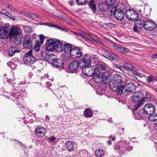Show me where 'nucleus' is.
<instances>
[{"label":"nucleus","mask_w":157,"mask_h":157,"mask_svg":"<svg viewBox=\"0 0 157 157\" xmlns=\"http://www.w3.org/2000/svg\"><path fill=\"white\" fill-rule=\"evenodd\" d=\"M142 94L141 91H137L135 92L134 96L132 97V101L134 102H137V103L134 106L133 110H136L139 107L143 105L144 101H147L149 100V98L148 97L143 98L141 99Z\"/></svg>","instance_id":"1"},{"label":"nucleus","mask_w":157,"mask_h":157,"mask_svg":"<svg viewBox=\"0 0 157 157\" xmlns=\"http://www.w3.org/2000/svg\"><path fill=\"white\" fill-rule=\"evenodd\" d=\"M97 69L95 70V72L94 73L93 78L94 80L96 82L98 83L100 81V74L101 73V71H105V64H98L97 65Z\"/></svg>","instance_id":"2"},{"label":"nucleus","mask_w":157,"mask_h":157,"mask_svg":"<svg viewBox=\"0 0 157 157\" xmlns=\"http://www.w3.org/2000/svg\"><path fill=\"white\" fill-rule=\"evenodd\" d=\"M122 79L121 76L118 74L113 75L112 79L110 80L109 83V86L111 89H113V87L115 88L119 85L121 84L122 82Z\"/></svg>","instance_id":"3"},{"label":"nucleus","mask_w":157,"mask_h":157,"mask_svg":"<svg viewBox=\"0 0 157 157\" xmlns=\"http://www.w3.org/2000/svg\"><path fill=\"white\" fill-rule=\"evenodd\" d=\"M98 64L95 65V68H93L90 66H85V65H80V67L82 69L83 73L85 75L88 76H91L93 75L94 73H95V70L97 69V65Z\"/></svg>","instance_id":"4"},{"label":"nucleus","mask_w":157,"mask_h":157,"mask_svg":"<svg viewBox=\"0 0 157 157\" xmlns=\"http://www.w3.org/2000/svg\"><path fill=\"white\" fill-rule=\"evenodd\" d=\"M36 61L35 58L33 56H32V52L30 51V52H27L25 55L24 57L23 62L26 65L30 66Z\"/></svg>","instance_id":"5"},{"label":"nucleus","mask_w":157,"mask_h":157,"mask_svg":"<svg viewBox=\"0 0 157 157\" xmlns=\"http://www.w3.org/2000/svg\"><path fill=\"white\" fill-rule=\"evenodd\" d=\"M136 88V85L133 83H127L124 87L123 93L124 95H128L133 92Z\"/></svg>","instance_id":"6"},{"label":"nucleus","mask_w":157,"mask_h":157,"mask_svg":"<svg viewBox=\"0 0 157 157\" xmlns=\"http://www.w3.org/2000/svg\"><path fill=\"white\" fill-rule=\"evenodd\" d=\"M101 54L103 56L111 61L117 60L119 58L117 55L109 52L105 49L102 50Z\"/></svg>","instance_id":"7"},{"label":"nucleus","mask_w":157,"mask_h":157,"mask_svg":"<svg viewBox=\"0 0 157 157\" xmlns=\"http://www.w3.org/2000/svg\"><path fill=\"white\" fill-rule=\"evenodd\" d=\"M69 55L71 57L76 59L82 56V54L81 49L76 47L73 48L71 50Z\"/></svg>","instance_id":"8"},{"label":"nucleus","mask_w":157,"mask_h":157,"mask_svg":"<svg viewBox=\"0 0 157 157\" xmlns=\"http://www.w3.org/2000/svg\"><path fill=\"white\" fill-rule=\"evenodd\" d=\"M144 110L145 113L149 115H152L155 112V107L151 103L146 104L144 108Z\"/></svg>","instance_id":"9"},{"label":"nucleus","mask_w":157,"mask_h":157,"mask_svg":"<svg viewBox=\"0 0 157 157\" xmlns=\"http://www.w3.org/2000/svg\"><path fill=\"white\" fill-rule=\"evenodd\" d=\"M144 28L147 30H151L154 29L156 25L152 20H146L144 21Z\"/></svg>","instance_id":"10"},{"label":"nucleus","mask_w":157,"mask_h":157,"mask_svg":"<svg viewBox=\"0 0 157 157\" xmlns=\"http://www.w3.org/2000/svg\"><path fill=\"white\" fill-rule=\"evenodd\" d=\"M80 62H78L76 60L72 61L70 63L68 67V69L71 72H73L76 71L78 66L80 67Z\"/></svg>","instance_id":"11"},{"label":"nucleus","mask_w":157,"mask_h":157,"mask_svg":"<svg viewBox=\"0 0 157 157\" xmlns=\"http://www.w3.org/2000/svg\"><path fill=\"white\" fill-rule=\"evenodd\" d=\"M55 39H49L46 42V50L47 51L52 52L54 50Z\"/></svg>","instance_id":"12"},{"label":"nucleus","mask_w":157,"mask_h":157,"mask_svg":"<svg viewBox=\"0 0 157 157\" xmlns=\"http://www.w3.org/2000/svg\"><path fill=\"white\" fill-rule=\"evenodd\" d=\"M90 58V56L89 55L86 54L82 57L79 62L82 64L83 63V65H85V66H90L91 63Z\"/></svg>","instance_id":"13"},{"label":"nucleus","mask_w":157,"mask_h":157,"mask_svg":"<svg viewBox=\"0 0 157 157\" xmlns=\"http://www.w3.org/2000/svg\"><path fill=\"white\" fill-rule=\"evenodd\" d=\"M144 21L141 19H138L135 21V25L133 28V31L134 32L138 31V29H140L143 27H144L145 25Z\"/></svg>","instance_id":"14"},{"label":"nucleus","mask_w":157,"mask_h":157,"mask_svg":"<svg viewBox=\"0 0 157 157\" xmlns=\"http://www.w3.org/2000/svg\"><path fill=\"white\" fill-rule=\"evenodd\" d=\"M114 16L117 19L121 21L124 19L125 14L122 10L117 8L116 9L114 13Z\"/></svg>","instance_id":"15"},{"label":"nucleus","mask_w":157,"mask_h":157,"mask_svg":"<svg viewBox=\"0 0 157 157\" xmlns=\"http://www.w3.org/2000/svg\"><path fill=\"white\" fill-rule=\"evenodd\" d=\"M10 34L11 36H21V37L22 36L21 29L16 26H14L11 28Z\"/></svg>","instance_id":"16"},{"label":"nucleus","mask_w":157,"mask_h":157,"mask_svg":"<svg viewBox=\"0 0 157 157\" xmlns=\"http://www.w3.org/2000/svg\"><path fill=\"white\" fill-rule=\"evenodd\" d=\"M35 130L36 135L39 137H43L46 132V129L45 128L39 126L36 127Z\"/></svg>","instance_id":"17"},{"label":"nucleus","mask_w":157,"mask_h":157,"mask_svg":"<svg viewBox=\"0 0 157 157\" xmlns=\"http://www.w3.org/2000/svg\"><path fill=\"white\" fill-rule=\"evenodd\" d=\"M42 55L45 58L46 60L51 64L52 63L53 61L56 57L55 55L52 54L46 55V53L44 52L42 53Z\"/></svg>","instance_id":"18"},{"label":"nucleus","mask_w":157,"mask_h":157,"mask_svg":"<svg viewBox=\"0 0 157 157\" xmlns=\"http://www.w3.org/2000/svg\"><path fill=\"white\" fill-rule=\"evenodd\" d=\"M83 35V40L87 42L90 43L91 41H94L95 40L96 36L90 34H87L84 32Z\"/></svg>","instance_id":"19"},{"label":"nucleus","mask_w":157,"mask_h":157,"mask_svg":"<svg viewBox=\"0 0 157 157\" xmlns=\"http://www.w3.org/2000/svg\"><path fill=\"white\" fill-rule=\"evenodd\" d=\"M54 49L59 52L63 51V44L59 40L55 39Z\"/></svg>","instance_id":"20"},{"label":"nucleus","mask_w":157,"mask_h":157,"mask_svg":"<svg viewBox=\"0 0 157 157\" xmlns=\"http://www.w3.org/2000/svg\"><path fill=\"white\" fill-rule=\"evenodd\" d=\"M33 42L30 38L25 36L24 38L23 45L26 48H30L32 47Z\"/></svg>","instance_id":"21"},{"label":"nucleus","mask_w":157,"mask_h":157,"mask_svg":"<svg viewBox=\"0 0 157 157\" xmlns=\"http://www.w3.org/2000/svg\"><path fill=\"white\" fill-rule=\"evenodd\" d=\"M8 31L7 29L4 27H1L0 29V37L1 39L7 38L9 36Z\"/></svg>","instance_id":"22"},{"label":"nucleus","mask_w":157,"mask_h":157,"mask_svg":"<svg viewBox=\"0 0 157 157\" xmlns=\"http://www.w3.org/2000/svg\"><path fill=\"white\" fill-rule=\"evenodd\" d=\"M73 48L72 45L71 44L66 43H65L63 45V51L65 53L66 56L67 55L69 56L70 54L71 51V50H72Z\"/></svg>","instance_id":"23"},{"label":"nucleus","mask_w":157,"mask_h":157,"mask_svg":"<svg viewBox=\"0 0 157 157\" xmlns=\"http://www.w3.org/2000/svg\"><path fill=\"white\" fill-rule=\"evenodd\" d=\"M52 64L53 65L58 68H63V62L60 59L55 58Z\"/></svg>","instance_id":"24"},{"label":"nucleus","mask_w":157,"mask_h":157,"mask_svg":"<svg viewBox=\"0 0 157 157\" xmlns=\"http://www.w3.org/2000/svg\"><path fill=\"white\" fill-rule=\"evenodd\" d=\"M102 71L101 72V73H102V79L103 82L105 84H107L109 82L110 83V76L109 74L107 72Z\"/></svg>","instance_id":"25"},{"label":"nucleus","mask_w":157,"mask_h":157,"mask_svg":"<svg viewBox=\"0 0 157 157\" xmlns=\"http://www.w3.org/2000/svg\"><path fill=\"white\" fill-rule=\"evenodd\" d=\"M9 94L7 95H4L7 98L11 99L13 101H14L17 99H21L22 98V95H21L19 93H17L16 94H14L13 95L9 96Z\"/></svg>","instance_id":"26"},{"label":"nucleus","mask_w":157,"mask_h":157,"mask_svg":"<svg viewBox=\"0 0 157 157\" xmlns=\"http://www.w3.org/2000/svg\"><path fill=\"white\" fill-rule=\"evenodd\" d=\"M124 86L123 85H121L120 86L116 87L115 88L113 87L112 89L113 91H115L117 94L119 95L123 93V89Z\"/></svg>","instance_id":"27"},{"label":"nucleus","mask_w":157,"mask_h":157,"mask_svg":"<svg viewBox=\"0 0 157 157\" xmlns=\"http://www.w3.org/2000/svg\"><path fill=\"white\" fill-rule=\"evenodd\" d=\"M74 144V143L72 141H68L65 143L66 147L69 151H72L73 150Z\"/></svg>","instance_id":"28"},{"label":"nucleus","mask_w":157,"mask_h":157,"mask_svg":"<svg viewBox=\"0 0 157 157\" xmlns=\"http://www.w3.org/2000/svg\"><path fill=\"white\" fill-rule=\"evenodd\" d=\"M85 116L87 118L91 117L93 115L92 110L89 108L86 109L84 112Z\"/></svg>","instance_id":"29"},{"label":"nucleus","mask_w":157,"mask_h":157,"mask_svg":"<svg viewBox=\"0 0 157 157\" xmlns=\"http://www.w3.org/2000/svg\"><path fill=\"white\" fill-rule=\"evenodd\" d=\"M135 12L136 11L133 10H127L126 11V17L130 20V19H131V17L132 16V15L135 13Z\"/></svg>","instance_id":"30"},{"label":"nucleus","mask_w":157,"mask_h":157,"mask_svg":"<svg viewBox=\"0 0 157 157\" xmlns=\"http://www.w3.org/2000/svg\"><path fill=\"white\" fill-rule=\"evenodd\" d=\"M108 6V5H107L106 2L105 3L101 2L99 4L98 7L99 9L101 10L102 11H103L106 10Z\"/></svg>","instance_id":"31"},{"label":"nucleus","mask_w":157,"mask_h":157,"mask_svg":"<svg viewBox=\"0 0 157 157\" xmlns=\"http://www.w3.org/2000/svg\"><path fill=\"white\" fill-rule=\"evenodd\" d=\"M20 51L17 50L15 47H11L9 50V56H12L15 53H18Z\"/></svg>","instance_id":"32"},{"label":"nucleus","mask_w":157,"mask_h":157,"mask_svg":"<svg viewBox=\"0 0 157 157\" xmlns=\"http://www.w3.org/2000/svg\"><path fill=\"white\" fill-rule=\"evenodd\" d=\"M89 6L93 11V13H95L96 10V6L93 0H90L89 3Z\"/></svg>","instance_id":"33"},{"label":"nucleus","mask_w":157,"mask_h":157,"mask_svg":"<svg viewBox=\"0 0 157 157\" xmlns=\"http://www.w3.org/2000/svg\"><path fill=\"white\" fill-rule=\"evenodd\" d=\"M123 2H121L118 4L117 6V8H121V10H124L126 9L127 4V0H123Z\"/></svg>","instance_id":"34"},{"label":"nucleus","mask_w":157,"mask_h":157,"mask_svg":"<svg viewBox=\"0 0 157 157\" xmlns=\"http://www.w3.org/2000/svg\"><path fill=\"white\" fill-rule=\"evenodd\" d=\"M95 154L98 157H101L104 155L105 152L103 150L99 149L96 150Z\"/></svg>","instance_id":"35"},{"label":"nucleus","mask_w":157,"mask_h":157,"mask_svg":"<svg viewBox=\"0 0 157 157\" xmlns=\"http://www.w3.org/2000/svg\"><path fill=\"white\" fill-rule=\"evenodd\" d=\"M24 31L28 34H30L32 31V28L29 26H22Z\"/></svg>","instance_id":"36"},{"label":"nucleus","mask_w":157,"mask_h":157,"mask_svg":"<svg viewBox=\"0 0 157 157\" xmlns=\"http://www.w3.org/2000/svg\"><path fill=\"white\" fill-rule=\"evenodd\" d=\"M124 66L129 70H132L133 71L137 70V69L136 68L128 63H125Z\"/></svg>","instance_id":"37"},{"label":"nucleus","mask_w":157,"mask_h":157,"mask_svg":"<svg viewBox=\"0 0 157 157\" xmlns=\"http://www.w3.org/2000/svg\"><path fill=\"white\" fill-rule=\"evenodd\" d=\"M30 17L32 20L35 21H38L39 19L38 15L33 13H32L30 14Z\"/></svg>","instance_id":"38"},{"label":"nucleus","mask_w":157,"mask_h":157,"mask_svg":"<svg viewBox=\"0 0 157 157\" xmlns=\"http://www.w3.org/2000/svg\"><path fill=\"white\" fill-rule=\"evenodd\" d=\"M40 48V45L39 42H36L34 46V50L36 52L39 51Z\"/></svg>","instance_id":"39"},{"label":"nucleus","mask_w":157,"mask_h":157,"mask_svg":"<svg viewBox=\"0 0 157 157\" xmlns=\"http://www.w3.org/2000/svg\"><path fill=\"white\" fill-rule=\"evenodd\" d=\"M73 33L78 37H80L82 38L83 35L84 34V32H73Z\"/></svg>","instance_id":"40"},{"label":"nucleus","mask_w":157,"mask_h":157,"mask_svg":"<svg viewBox=\"0 0 157 157\" xmlns=\"http://www.w3.org/2000/svg\"><path fill=\"white\" fill-rule=\"evenodd\" d=\"M154 81V77L153 75H149L147 79V82L150 83L151 82H152Z\"/></svg>","instance_id":"41"},{"label":"nucleus","mask_w":157,"mask_h":157,"mask_svg":"<svg viewBox=\"0 0 157 157\" xmlns=\"http://www.w3.org/2000/svg\"><path fill=\"white\" fill-rule=\"evenodd\" d=\"M134 73L136 75V76L138 77H145V75L143 74L142 73H138V69L137 70H136L135 71H134Z\"/></svg>","instance_id":"42"},{"label":"nucleus","mask_w":157,"mask_h":157,"mask_svg":"<svg viewBox=\"0 0 157 157\" xmlns=\"http://www.w3.org/2000/svg\"><path fill=\"white\" fill-rule=\"evenodd\" d=\"M19 37V38H18L17 37H16L15 38V41L16 44H20L21 42V39L22 37V36L21 37V36H17Z\"/></svg>","instance_id":"43"},{"label":"nucleus","mask_w":157,"mask_h":157,"mask_svg":"<svg viewBox=\"0 0 157 157\" xmlns=\"http://www.w3.org/2000/svg\"><path fill=\"white\" fill-rule=\"evenodd\" d=\"M138 14L137 13L135 12V13L132 15V16L131 17V19L130 20L131 21L136 20V19L138 18Z\"/></svg>","instance_id":"44"},{"label":"nucleus","mask_w":157,"mask_h":157,"mask_svg":"<svg viewBox=\"0 0 157 157\" xmlns=\"http://www.w3.org/2000/svg\"><path fill=\"white\" fill-rule=\"evenodd\" d=\"M80 5H83L85 4L87 0H75Z\"/></svg>","instance_id":"45"},{"label":"nucleus","mask_w":157,"mask_h":157,"mask_svg":"<svg viewBox=\"0 0 157 157\" xmlns=\"http://www.w3.org/2000/svg\"><path fill=\"white\" fill-rule=\"evenodd\" d=\"M116 0H105V2L107 5H110L113 4Z\"/></svg>","instance_id":"46"},{"label":"nucleus","mask_w":157,"mask_h":157,"mask_svg":"<svg viewBox=\"0 0 157 157\" xmlns=\"http://www.w3.org/2000/svg\"><path fill=\"white\" fill-rule=\"evenodd\" d=\"M52 27H55V28H57L58 29H60V30H62L66 31V30H67V29H66V28H64V29L63 28L61 27L59 25H58L52 24Z\"/></svg>","instance_id":"47"},{"label":"nucleus","mask_w":157,"mask_h":157,"mask_svg":"<svg viewBox=\"0 0 157 157\" xmlns=\"http://www.w3.org/2000/svg\"><path fill=\"white\" fill-rule=\"evenodd\" d=\"M16 144V147L19 148H23L24 147V145L22 144L21 142L17 141Z\"/></svg>","instance_id":"48"},{"label":"nucleus","mask_w":157,"mask_h":157,"mask_svg":"<svg viewBox=\"0 0 157 157\" xmlns=\"http://www.w3.org/2000/svg\"><path fill=\"white\" fill-rule=\"evenodd\" d=\"M48 139L51 142L55 143L56 142V137L54 136H52L51 137H49L48 138Z\"/></svg>","instance_id":"49"},{"label":"nucleus","mask_w":157,"mask_h":157,"mask_svg":"<svg viewBox=\"0 0 157 157\" xmlns=\"http://www.w3.org/2000/svg\"><path fill=\"white\" fill-rule=\"evenodd\" d=\"M110 6H108V7H107V9H106V10L108 11H110V12L111 13V15L112 14V13H113L114 14V13L116 10V9H115V8H112V9H110Z\"/></svg>","instance_id":"50"},{"label":"nucleus","mask_w":157,"mask_h":157,"mask_svg":"<svg viewBox=\"0 0 157 157\" xmlns=\"http://www.w3.org/2000/svg\"><path fill=\"white\" fill-rule=\"evenodd\" d=\"M5 15L9 17L10 18L12 19H14V18L13 17L11 14L10 13H9L8 12H5V13H4Z\"/></svg>","instance_id":"51"},{"label":"nucleus","mask_w":157,"mask_h":157,"mask_svg":"<svg viewBox=\"0 0 157 157\" xmlns=\"http://www.w3.org/2000/svg\"><path fill=\"white\" fill-rule=\"evenodd\" d=\"M121 144L120 142H119L118 144H115L114 148V149L115 150H119L120 148V145Z\"/></svg>","instance_id":"52"},{"label":"nucleus","mask_w":157,"mask_h":157,"mask_svg":"<svg viewBox=\"0 0 157 157\" xmlns=\"http://www.w3.org/2000/svg\"><path fill=\"white\" fill-rule=\"evenodd\" d=\"M95 39V40H94V41H95L97 43L101 44V45H103V43L96 36Z\"/></svg>","instance_id":"53"},{"label":"nucleus","mask_w":157,"mask_h":157,"mask_svg":"<svg viewBox=\"0 0 157 157\" xmlns=\"http://www.w3.org/2000/svg\"><path fill=\"white\" fill-rule=\"evenodd\" d=\"M90 57L95 62H96V60L98 59V57L96 55H92Z\"/></svg>","instance_id":"54"},{"label":"nucleus","mask_w":157,"mask_h":157,"mask_svg":"<svg viewBox=\"0 0 157 157\" xmlns=\"http://www.w3.org/2000/svg\"><path fill=\"white\" fill-rule=\"evenodd\" d=\"M113 48L117 51L119 47L118 44L115 43H113Z\"/></svg>","instance_id":"55"},{"label":"nucleus","mask_w":157,"mask_h":157,"mask_svg":"<svg viewBox=\"0 0 157 157\" xmlns=\"http://www.w3.org/2000/svg\"><path fill=\"white\" fill-rule=\"evenodd\" d=\"M124 47H119V48L117 51L123 53L124 52Z\"/></svg>","instance_id":"56"},{"label":"nucleus","mask_w":157,"mask_h":157,"mask_svg":"<svg viewBox=\"0 0 157 157\" xmlns=\"http://www.w3.org/2000/svg\"><path fill=\"white\" fill-rule=\"evenodd\" d=\"M9 10H10L11 11H16V10L14 8L13 6H10L8 8Z\"/></svg>","instance_id":"57"},{"label":"nucleus","mask_w":157,"mask_h":157,"mask_svg":"<svg viewBox=\"0 0 157 157\" xmlns=\"http://www.w3.org/2000/svg\"><path fill=\"white\" fill-rule=\"evenodd\" d=\"M118 69H119L122 72L124 71L125 70V68L123 66H121L120 65L119 66Z\"/></svg>","instance_id":"58"},{"label":"nucleus","mask_w":157,"mask_h":157,"mask_svg":"<svg viewBox=\"0 0 157 157\" xmlns=\"http://www.w3.org/2000/svg\"><path fill=\"white\" fill-rule=\"evenodd\" d=\"M10 67L13 70L16 67V65H15L13 63H12L10 66Z\"/></svg>","instance_id":"59"},{"label":"nucleus","mask_w":157,"mask_h":157,"mask_svg":"<svg viewBox=\"0 0 157 157\" xmlns=\"http://www.w3.org/2000/svg\"><path fill=\"white\" fill-rule=\"evenodd\" d=\"M124 52L123 53H127L129 52V50L126 48H124Z\"/></svg>","instance_id":"60"},{"label":"nucleus","mask_w":157,"mask_h":157,"mask_svg":"<svg viewBox=\"0 0 157 157\" xmlns=\"http://www.w3.org/2000/svg\"><path fill=\"white\" fill-rule=\"evenodd\" d=\"M39 37L40 40H44L45 38L43 34L40 35H39Z\"/></svg>","instance_id":"61"},{"label":"nucleus","mask_w":157,"mask_h":157,"mask_svg":"<svg viewBox=\"0 0 157 157\" xmlns=\"http://www.w3.org/2000/svg\"><path fill=\"white\" fill-rule=\"evenodd\" d=\"M143 7H140L138 11L140 13H142L143 12Z\"/></svg>","instance_id":"62"},{"label":"nucleus","mask_w":157,"mask_h":157,"mask_svg":"<svg viewBox=\"0 0 157 157\" xmlns=\"http://www.w3.org/2000/svg\"><path fill=\"white\" fill-rule=\"evenodd\" d=\"M151 57L153 58H157V54L153 55Z\"/></svg>","instance_id":"63"},{"label":"nucleus","mask_w":157,"mask_h":157,"mask_svg":"<svg viewBox=\"0 0 157 157\" xmlns=\"http://www.w3.org/2000/svg\"><path fill=\"white\" fill-rule=\"evenodd\" d=\"M154 128L155 130H156L157 131V123H155L154 126Z\"/></svg>","instance_id":"64"}]
</instances>
